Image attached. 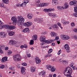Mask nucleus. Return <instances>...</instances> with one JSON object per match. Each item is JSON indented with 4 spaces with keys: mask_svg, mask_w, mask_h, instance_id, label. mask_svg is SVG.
<instances>
[{
    "mask_svg": "<svg viewBox=\"0 0 77 77\" xmlns=\"http://www.w3.org/2000/svg\"><path fill=\"white\" fill-rule=\"evenodd\" d=\"M24 22V18L21 16H18L17 17V26L19 27H22L23 23Z\"/></svg>",
    "mask_w": 77,
    "mask_h": 77,
    "instance_id": "1",
    "label": "nucleus"
},
{
    "mask_svg": "<svg viewBox=\"0 0 77 77\" xmlns=\"http://www.w3.org/2000/svg\"><path fill=\"white\" fill-rule=\"evenodd\" d=\"M72 72V68L71 67H68L64 72V74L68 77L69 76H71Z\"/></svg>",
    "mask_w": 77,
    "mask_h": 77,
    "instance_id": "2",
    "label": "nucleus"
},
{
    "mask_svg": "<svg viewBox=\"0 0 77 77\" xmlns=\"http://www.w3.org/2000/svg\"><path fill=\"white\" fill-rule=\"evenodd\" d=\"M60 36L62 39L63 40H68L69 39V36L63 34L61 35Z\"/></svg>",
    "mask_w": 77,
    "mask_h": 77,
    "instance_id": "3",
    "label": "nucleus"
},
{
    "mask_svg": "<svg viewBox=\"0 0 77 77\" xmlns=\"http://www.w3.org/2000/svg\"><path fill=\"white\" fill-rule=\"evenodd\" d=\"M20 59H21V57L19 54L15 55L13 57V59L15 61L17 60H20Z\"/></svg>",
    "mask_w": 77,
    "mask_h": 77,
    "instance_id": "4",
    "label": "nucleus"
},
{
    "mask_svg": "<svg viewBox=\"0 0 77 77\" xmlns=\"http://www.w3.org/2000/svg\"><path fill=\"white\" fill-rule=\"evenodd\" d=\"M69 5L70 6L73 5V6H76L77 5V1L75 0L72 1L70 2Z\"/></svg>",
    "mask_w": 77,
    "mask_h": 77,
    "instance_id": "5",
    "label": "nucleus"
},
{
    "mask_svg": "<svg viewBox=\"0 0 77 77\" xmlns=\"http://www.w3.org/2000/svg\"><path fill=\"white\" fill-rule=\"evenodd\" d=\"M15 28V26L13 25L10 26L7 25L6 29H11L12 30H13V29H14Z\"/></svg>",
    "mask_w": 77,
    "mask_h": 77,
    "instance_id": "6",
    "label": "nucleus"
},
{
    "mask_svg": "<svg viewBox=\"0 0 77 77\" xmlns=\"http://www.w3.org/2000/svg\"><path fill=\"white\" fill-rule=\"evenodd\" d=\"M65 49H66V51L68 53H69L70 51V49L69 45L68 44L65 45Z\"/></svg>",
    "mask_w": 77,
    "mask_h": 77,
    "instance_id": "7",
    "label": "nucleus"
},
{
    "mask_svg": "<svg viewBox=\"0 0 77 77\" xmlns=\"http://www.w3.org/2000/svg\"><path fill=\"white\" fill-rule=\"evenodd\" d=\"M45 38H46V37H45V36L43 35H42L40 36V40L41 42H44V41H45Z\"/></svg>",
    "mask_w": 77,
    "mask_h": 77,
    "instance_id": "8",
    "label": "nucleus"
},
{
    "mask_svg": "<svg viewBox=\"0 0 77 77\" xmlns=\"http://www.w3.org/2000/svg\"><path fill=\"white\" fill-rule=\"evenodd\" d=\"M25 27H29L32 24V23L31 22H27L24 23Z\"/></svg>",
    "mask_w": 77,
    "mask_h": 77,
    "instance_id": "9",
    "label": "nucleus"
},
{
    "mask_svg": "<svg viewBox=\"0 0 77 77\" xmlns=\"http://www.w3.org/2000/svg\"><path fill=\"white\" fill-rule=\"evenodd\" d=\"M26 68L24 67H21V73L22 74H26Z\"/></svg>",
    "mask_w": 77,
    "mask_h": 77,
    "instance_id": "10",
    "label": "nucleus"
},
{
    "mask_svg": "<svg viewBox=\"0 0 77 77\" xmlns=\"http://www.w3.org/2000/svg\"><path fill=\"white\" fill-rule=\"evenodd\" d=\"M35 21L37 22H40L41 23H42V22H43V19L42 18H36L35 20Z\"/></svg>",
    "mask_w": 77,
    "mask_h": 77,
    "instance_id": "11",
    "label": "nucleus"
},
{
    "mask_svg": "<svg viewBox=\"0 0 77 77\" xmlns=\"http://www.w3.org/2000/svg\"><path fill=\"white\" fill-rule=\"evenodd\" d=\"M0 37L1 38H4L6 37V34L4 32H1L0 33Z\"/></svg>",
    "mask_w": 77,
    "mask_h": 77,
    "instance_id": "12",
    "label": "nucleus"
},
{
    "mask_svg": "<svg viewBox=\"0 0 77 77\" xmlns=\"http://www.w3.org/2000/svg\"><path fill=\"white\" fill-rule=\"evenodd\" d=\"M11 20L12 21H13V23H14L15 24L17 23V17H12L11 18Z\"/></svg>",
    "mask_w": 77,
    "mask_h": 77,
    "instance_id": "13",
    "label": "nucleus"
},
{
    "mask_svg": "<svg viewBox=\"0 0 77 77\" xmlns=\"http://www.w3.org/2000/svg\"><path fill=\"white\" fill-rule=\"evenodd\" d=\"M48 15L50 17H52V18H55L56 16V14L51 13H49Z\"/></svg>",
    "mask_w": 77,
    "mask_h": 77,
    "instance_id": "14",
    "label": "nucleus"
},
{
    "mask_svg": "<svg viewBox=\"0 0 77 77\" xmlns=\"http://www.w3.org/2000/svg\"><path fill=\"white\" fill-rule=\"evenodd\" d=\"M35 60L36 61V63L37 64H39V63H40L41 62V60L39 59L38 57H36L35 58Z\"/></svg>",
    "mask_w": 77,
    "mask_h": 77,
    "instance_id": "15",
    "label": "nucleus"
},
{
    "mask_svg": "<svg viewBox=\"0 0 77 77\" xmlns=\"http://www.w3.org/2000/svg\"><path fill=\"white\" fill-rule=\"evenodd\" d=\"M52 4L53 5L55 6L58 4V1L57 0H52Z\"/></svg>",
    "mask_w": 77,
    "mask_h": 77,
    "instance_id": "16",
    "label": "nucleus"
},
{
    "mask_svg": "<svg viewBox=\"0 0 77 77\" xmlns=\"http://www.w3.org/2000/svg\"><path fill=\"white\" fill-rule=\"evenodd\" d=\"M8 60V57H3L2 59V63H4V62H5L6 61H7Z\"/></svg>",
    "mask_w": 77,
    "mask_h": 77,
    "instance_id": "17",
    "label": "nucleus"
},
{
    "mask_svg": "<svg viewBox=\"0 0 77 77\" xmlns=\"http://www.w3.org/2000/svg\"><path fill=\"white\" fill-rule=\"evenodd\" d=\"M10 45H15L17 44V42L14 41L13 40L11 41L9 43Z\"/></svg>",
    "mask_w": 77,
    "mask_h": 77,
    "instance_id": "18",
    "label": "nucleus"
},
{
    "mask_svg": "<svg viewBox=\"0 0 77 77\" xmlns=\"http://www.w3.org/2000/svg\"><path fill=\"white\" fill-rule=\"evenodd\" d=\"M22 32L29 33V28H26L24 29L23 30Z\"/></svg>",
    "mask_w": 77,
    "mask_h": 77,
    "instance_id": "19",
    "label": "nucleus"
},
{
    "mask_svg": "<svg viewBox=\"0 0 77 77\" xmlns=\"http://www.w3.org/2000/svg\"><path fill=\"white\" fill-rule=\"evenodd\" d=\"M39 75H41L43 77V76H44L45 75V72L44 71H43L39 73Z\"/></svg>",
    "mask_w": 77,
    "mask_h": 77,
    "instance_id": "20",
    "label": "nucleus"
},
{
    "mask_svg": "<svg viewBox=\"0 0 77 77\" xmlns=\"http://www.w3.org/2000/svg\"><path fill=\"white\" fill-rule=\"evenodd\" d=\"M3 46H2V45H0V53L1 54H3V51L2 49H3Z\"/></svg>",
    "mask_w": 77,
    "mask_h": 77,
    "instance_id": "21",
    "label": "nucleus"
},
{
    "mask_svg": "<svg viewBox=\"0 0 77 77\" xmlns=\"http://www.w3.org/2000/svg\"><path fill=\"white\" fill-rule=\"evenodd\" d=\"M27 17L29 19H32L33 18V15L32 14H29L27 15Z\"/></svg>",
    "mask_w": 77,
    "mask_h": 77,
    "instance_id": "22",
    "label": "nucleus"
},
{
    "mask_svg": "<svg viewBox=\"0 0 77 77\" xmlns=\"http://www.w3.org/2000/svg\"><path fill=\"white\" fill-rule=\"evenodd\" d=\"M32 38L34 41H36L38 39V37L36 35H35L33 36L32 37Z\"/></svg>",
    "mask_w": 77,
    "mask_h": 77,
    "instance_id": "23",
    "label": "nucleus"
},
{
    "mask_svg": "<svg viewBox=\"0 0 77 77\" xmlns=\"http://www.w3.org/2000/svg\"><path fill=\"white\" fill-rule=\"evenodd\" d=\"M51 68H52V66L50 65H47L46 67V68H47L49 70H51Z\"/></svg>",
    "mask_w": 77,
    "mask_h": 77,
    "instance_id": "24",
    "label": "nucleus"
},
{
    "mask_svg": "<svg viewBox=\"0 0 77 77\" xmlns=\"http://www.w3.org/2000/svg\"><path fill=\"white\" fill-rule=\"evenodd\" d=\"M44 42H45V43H47V44H49V43H50V40H46L44 41V42H43V43L42 44V45H44Z\"/></svg>",
    "mask_w": 77,
    "mask_h": 77,
    "instance_id": "25",
    "label": "nucleus"
},
{
    "mask_svg": "<svg viewBox=\"0 0 77 77\" xmlns=\"http://www.w3.org/2000/svg\"><path fill=\"white\" fill-rule=\"evenodd\" d=\"M56 34V33L54 32H51V36H55V37H56V34Z\"/></svg>",
    "mask_w": 77,
    "mask_h": 77,
    "instance_id": "26",
    "label": "nucleus"
},
{
    "mask_svg": "<svg viewBox=\"0 0 77 77\" xmlns=\"http://www.w3.org/2000/svg\"><path fill=\"white\" fill-rule=\"evenodd\" d=\"M19 5L20 6V7H23V6H26V2H24L22 4L20 5Z\"/></svg>",
    "mask_w": 77,
    "mask_h": 77,
    "instance_id": "27",
    "label": "nucleus"
},
{
    "mask_svg": "<svg viewBox=\"0 0 77 77\" xmlns=\"http://www.w3.org/2000/svg\"><path fill=\"white\" fill-rule=\"evenodd\" d=\"M31 71L32 72H34L35 71V69L34 67H32L31 68Z\"/></svg>",
    "mask_w": 77,
    "mask_h": 77,
    "instance_id": "28",
    "label": "nucleus"
},
{
    "mask_svg": "<svg viewBox=\"0 0 77 77\" xmlns=\"http://www.w3.org/2000/svg\"><path fill=\"white\" fill-rule=\"evenodd\" d=\"M14 32H11L8 33V35L9 36H13L14 35Z\"/></svg>",
    "mask_w": 77,
    "mask_h": 77,
    "instance_id": "29",
    "label": "nucleus"
},
{
    "mask_svg": "<svg viewBox=\"0 0 77 77\" xmlns=\"http://www.w3.org/2000/svg\"><path fill=\"white\" fill-rule=\"evenodd\" d=\"M2 1H3V2H4L5 3V4H8V3H9V0H2Z\"/></svg>",
    "mask_w": 77,
    "mask_h": 77,
    "instance_id": "30",
    "label": "nucleus"
},
{
    "mask_svg": "<svg viewBox=\"0 0 77 77\" xmlns=\"http://www.w3.org/2000/svg\"><path fill=\"white\" fill-rule=\"evenodd\" d=\"M43 11H44L45 12H50V10L49 9H47V8H45L43 10Z\"/></svg>",
    "mask_w": 77,
    "mask_h": 77,
    "instance_id": "31",
    "label": "nucleus"
},
{
    "mask_svg": "<svg viewBox=\"0 0 77 77\" xmlns=\"http://www.w3.org/2000/svg\"><path fill=\"white\" fill-rule=\"evenodd\" d=\"M74 11L75 13H77V5L76 6L74 7Z\"/></svg>",
    "mask_w": 77,
    "mask_h": 77,
    "instance_id": "32",
    "label": "nucleus"
},
{
    "mask_svg": "<svg viewBox=\"0 0 77 77\" xmlns=\"http://www.w3.org/2000/svg\"><path fill=\"white\" fill-rule=\"evenodd\" d=\"M50 70L51 72H54V71H55V70H56V68H55L54 67H52L51 68V69Z\"/></svg>",
    "mask_w": 77,
    "mask_h": 77,
    "instance_id": "33",
    "label": "nucleus"
},
{
    "mask_svg": "<svg viewBox=\"0 0 77 77\" xmlns=\"http://www.w3.org/2000/svg\"><path fill=\"white\" fill-rule=\"evenodd\" d=\"M48 54L45 56L46 57H50L52 56V55L51 54H50V53H48Z\"/></svg>",
    "mask_w": 77,
    "mask_h": 77,
    "instance_id": "34",
    "label": "nucleus"
},
{
    "mask_svg": "<svg viewBox=\"0 0 77 77\" xmlns=\"http://www.w3.org/2000/svg\"><path fill=\"white\" fill-rule=\"evenodd\" d=\"M33 44H34V41L33 40H31L29 42L30 45H33Z\"/></svg>",
    "mask_w": 77,
    "mask_h": 77,
    "instance_id": "35",
    "label": "nucleus"
},
{
    "mask_svg": "<svg viewBox=\"0 0 77 77\" xmlns=\"http://www.w3.org/2000/svg\"><path fill=\"white\" fill-rule=\"evenodd\" d=\"M62 7L60 6H58L57 7V9L59 11H61V10L62 9Z\"/></svg>",
    "mask_w": 77,
    "mask_h": 77,
    "instance_id": "36",
    "label": "nucleus"
},
{
    "mask_svg": "<svg viewBox=\"0 0 77 77\" xmlns=\"http://www.w3.org/2000/svg\"><path fill=\"white\" fill-rule=\"evenodd\" d=\"M53 28H55L56 29H57V26L56 24H54L52 26Z\"/></svg>",
    "mask_w": 77,
    "mask_h": 77,
    "instance_id": "37",
    "label": "nucleus"
},
{
    "mask_svg": "<svg viewBox=\"0 0 77 77\" xmlns=\"http://www.w3.org/2000/svg\"><path fill=\"white\" fill-rule=\"evenodd\" d=\"M57 24L58 26H59L60 27L61 29H63V28L62 27H61V24H60V23L59 22H58L57 23Z\"/></svg>",
    "mask_w": 77,
    "mask_h": 77,
    "instance_id": "38",
    "label": "nucleus"
},
{
    "mask_svg": "<svg viewBox=\"0 0 77 77\" xmlns=\"http://www.w3.org/2000/svg\"><path fill=\"white\" fill-rule=\"evenodd\" d=\"M43 7H44V6H48V3H43Z\"/></svg>",
    "mask_w": 77,
    "mask_h": 77,
    "instance_id": "39",
    "label": "nucleus"
},
{
    "mask_svg": "<svg viewBox=\"0 0 77 77\" xmlns=\"http://www.w3.org/2000/svg\"><path fill=\"white\" fill-rule=\"evenodd\" d=\"M65 22L66 21L64 20H63L61 21V23L63 24H64V25H65Z\"/></svg>",
    "mask_w": 77,
    "mask_h": 77,
    "instance_id": "40",
    "label": "nucleus"
},
{
    "mask_svg": "<svg viewBox=\"0 0 77 77\" xmlns=\"http://www.w3.org/2000/svg\"><path fill=\"white\" fill-rule=\"evenodd\" d=\"M64 6H65V9H66V8H68V7H69V5H68L65 4H64Z\"/></svg>",
    "mask_w": 77,
    "mask_h": 77,
    "instance_id": "41",
    "label": "nucleus"
},
{
    "mask_svg": "<svg viewBox=\"0 0 77 77\" xmlns=\"http://www.w3.org/2000/svg\"><path fill=\"white\" fill-rule=\"evenodd\" d=\"M47 33V32L46 31H43L42 33V35H46Z\"/></svg>",
    "mask_w": 77,
    "mask_h": 77,
    "instance_id": "42",
    "label": "nucleus"
},
{
    "mask_svg": "<svg viewBox=\"0 0 77 77\" xmlns=\"http://www.w3.org/2000/svg\"><path fill=\"white\" fill-rule=\"evenodd\" d=\"M53 51V49H50L48 51V53H51Z\"/></svg>",
    "mask_w": 77,
    "mask_h": 77,
    "instance_id": "43",
    "label": "nucleus"
},
{
    "mask_svg": "<svg viewBox=\"0 0 77 77\" xmlns=\"http://www.w3.org/2000/svg\"><path fill=\"white\" fill-rule=\"evenodd\" d=\"M61 52H62L61 51V50H60L58 51V52L57 53L58 55H60V54L61 53Z\"/></svg>",
    "mask_w": 77,
    "mask_h": 77,
    "instance_id": "44",
    "label": "nucleus"
},
{
    "mask_svg": "<svg viewBox=\"0 0 77 77\" xmlns=\"http://www.w3.org/2000/svg\"><path fill=\"white\" fill-rule=\"evenodd\" d=\"M63 64H67L68 63L65 60H63Z\"/></svg>",
    "mask_w": 77,
    "mask_h": 77,
    "instance_id": "45",
    "label": "nucleus"
},
{
    "mask_svg": "<svg viewBox=\"0 0 77 77\" xmlns=\"http://www.w3.org/2000/svg\"><path fill=\"white\" fill-rule=\"evenodd\" d=\"M40 4V7H44V4H43V3H40L39 4Z\"/></svg>",
    "mask_w": 77,
    "mask_h": 77,
    "instance_id": "46",
    "label": "nucleus"
},
{
    "mask_svg": "<svg viewBox=\"0 0 77 77\" xmlns=\"http://www.w3.org/2000/svg\"><path fill=\"white\" fill-rule=\"evenodd\" d=\"M22 65H23V66H27V63H22Z\"/></svg>",
    "mask_w": 77,
    "mask_h": 77,
    "instance_id": "47",
    "label": "nucleus"
},
{
    "mask_svg": "<svg viewBox=\"0 0 77 77\" xmlns=\"http://www.w3.org/2000/svg\"><path fill=\"white\" fill-rule=\"evenodd\" d=\"M54 11V8H49V12H51V11Z\"/></svg>",
    "mask_w": 77,
    "mask_h": 77,
    "instance_id": "48",
    "label": "nucleus"
},
{
    "mask_svg": "<svg viewBox=\"0 0 77 77\" xmlns=\"http://www.w3.org/2000/svg\"><path fill=\"white\" fill-rule=\"evenodd\" d=\"M72 69L73 70H75V69L77 70V68L75 66L72 67Z\"/></svg>",
    "mask_w": 77,
    "mask_h": 77,
    "instance_id": "49",
    "label": "nucleus"
},
{
    "mask_svg": "<svg viewBox=\"0 0 77 77\" xmlns=\"http://www.w3.org/2000/svg\"><path fill=\"white\" fill-rule=\"evenodd\" d=\"M9 69H11V70H13L14 71V67H10L9 68Z\"/></svg>",
    "mask_w": 77,
    "mask_h": 77,
    "instance_id": "50",
    "label": "nucleus"
},
{
    "mask_svg": "<svg viewBox=\"0 0 77 77\" xmlns=\"http://www.w3.org/2000/svg\"><path fill=\"white\" fill-rule=\"evenodd\" d=\"M71 26H72V27H74V26H75V23L73 22L71 23Z\"/></svg>",
    "mask_w": 77,
    "mask_h": 77,
    "instance_id": "51",
    "label": "nucleus"
},
{
    "mask_svg": "<svg viewBox=\"0 0 77 77\" xmlns=\"http://www.w3.org/2000/svg\"><path fill=\"white\" fill-rule=\"evenodd\" d=\"M23 47L25 48H27V45L26 44H24L23 45Z\"/></svg>",
    "mask_w": 77,
    "mask_h": 77,
    "instance_id": "52",
    "label": "nucleus"
},
{
    "mask_svg": "<svg viewBox=\"0 0 77 77\" xmlns=\"http://www.w3.org/2000/svg\"><path fill=\"white\" fill-rule=\"evenodd\" d=\"M8 55L11 54H12V51H10L9 52H8Z\"/></svg>",
    "mask_w": 77,
    "mask_h": 77,
    "instance_id": "53",
    "label": "nucleus"
},
{
    "mask_svg": "<svg viewBox=\"0 0 77 77\" xmlns=\"http://www.w3.org/2000/svg\"><path fill=\"white\" fill-rule=\"evenodd\" d=\"M49 41H50V43H51V42H54V41L55 40L54 39V40L51 39L49 40Z\"/></svg>",
    "mask_w": 77,
    "mask_h": 77,
    "instance_id": "54",
    "label": "nucleus"
},
{
    "mask_svg": "<svg viewBox=\"0 0 77 77\" xmlns=\"http://www.w3.org/2000/svg\"><path fill=\"white\" fill-rule=\"evenodd\" d=\"M0 68L1 69H3L4 68H5V65H2L1 66Z\"/></svg>",
    "mask_w": 77,
    "mask_h": 77,
    "instance_id": "55",
    "label": "nucleus"
},
{
    "mask_svg": "<svg viewBox=\"0 0 77 77\" xmlns=\"http://www.w3.org/2000/svg\"><path fill=\"white\" fill-rule=\"evenodd\" d=\"M73 15L75 17H77V14L76 13H73Z\"/></svg>",
    "mask_w": 77,
    "mask_h": 77,
    "instance_id": "56",
    "label": "nucleus"
},
{
    "mask_svg": "<svg viewBox=\"0 0 77 77\" xmlns=\"http://www.w3.org/2000/svg\"><path fill=\"white\" fill-rule=\"evenodd\" d=\"M27 56L28 57H30L31 56V55H30V54H29L28 53L27 54Z\"/></svg>",
    "mask_w": 77,
    "mask_h": 77,
    "instance_id": "57",
    "label": "nucleus"
},
{
    "mask_svg": "<svg viewBox=\"0 0 77 77\" xmlns=\"http://www.w3.org/2000/svg\"><path fill=\"white\" fill-rule=\"evenodd\" d=\"M36 3H40V0H36Z\"/></svg>",
    "mask_w": 77,
    "mask_h": 77,
    "instance_id": "58",
    "label": "nucleus"
},
{
    "mask_svg": "<svg viewBox=\"0 0 77 77\" xmlns=\"http://www.w3.org/2000/svg\"><path fill=\"white\" fill-rule=\"evenodd\" d=\"M2 8H3L4 7V4L3 3H1V6H0Z\"/></svg>",
    "mask_w": 77,
    "mask_h": 77,
    "instance_id": "59",
    "label": "nucleus"
},
{
    "mask_svg": "<svg viewBox=\"0 0 77 77\" xmlns=\"http://www.w3.org/2000/svg\"><path fill=\"white\" fill-rule=\"evenodd\" d=\"M59 37H56L54 39V40H57L58 39H59Z\"/></svg>",
    "mask_w": 77,
    "mask_h": 77,
    "instance_id": "60",
    "label": "nucleus"
},
{
    "mask_svg": "<svg viewBox=\"0 0 77 77\" xmlns=\"http://www.w3.org/2000/svg\"><path fill=\"white\" fill-rule=\"evenodd\" d=\"M74 65V63H72L71 64H70V66H71L72 67Z\"/></svg>",
    "mask_w": 77,
    "mask_h": 77,
    "instance_id": "61",
    "label": "nucleus"
},
{
    "mask_svg": "<svg viewBox=\"0 0 77 77\" xmlns=\"http://www.w3.org/2000/svg\"><path fill=\"white\" fill-rule=\"evenodd\" d=\"M65 24H68L69 23V21H66L65 22Z\"/></svg>",
    "mask_w": 77,
    "mask_h": 77,
    "instance_id": "62",
    "label": "nucleus"
},
{
    "mask_svg": "<svg viewBox=\"0 0 77 77\" xmlns=\"http://www.w3.org/2000/svg\"><path fill=\"white\" fill-rule=\"evenodd\" d=\"M51 45L52 46H54L55 45V43L53 42L51 44Z\"/></svg>",
    "mask_w": 77,
    "mask_h": 77,
    "instance_id": "63",
    "label": "nucleus"
},
{
    "mask_svg": "<svg viewBox=\"0 0 77 77\" xmlns=\"http://www.w3.org/2000/svg\"><path fill=\"white\" fill-rule=\"evenodd\" d=\"M73 38H74L76 40H77V36H74L73 37Z\"/></svg>",
    "mask_w": 77,
    "mask_h": 77,
    "instance_id": "64",
    "label": "nucleus"
}]
</instances>
